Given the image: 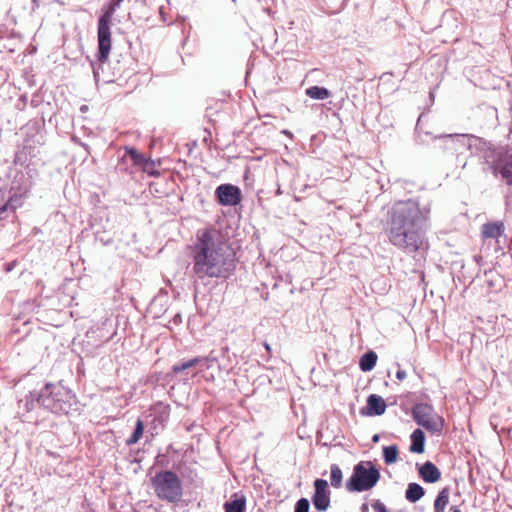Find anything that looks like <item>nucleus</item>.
Here are the masks:
<instances>
[{"instance_id":"obj_33","label":"nucleus","mask_w":512,"mask_h":512,"mask_svg":"<svg viewBox=\"0 0 512 512\" xmlns=\"http://www.w3.org/2000/svg\"><path fill=\"white\" fill-rule=\"evenodd\" d=\"M379 435L378 434H375L373 437H372V441L373 442H378L379 441Z\"/></svg>"},{"instance_id":"obj_11","label":"nucleus","mask_w":512,"mask_h":512,"mask_svg":"<svg viewBox=\"0 0 512 512\" xmlns=\"http://www.w3.org/2000/svg\"><path fill=\"white\" fill-rule=\"evenodd\" d=\"M386 407V403L381 396L371 394L368 396L367 405L361 410V414L367 416H380L385 413Z\"/></svg>"},{"instance_id":"obj_5","label":"nucleus","mask_w":512,"mask_h":512,"mask_svg":"<svg viewBox=\"0 0 512 512\" xmlns=\"http://www.w3.org/2000/svg\"><path fill=\"white\" fill-rule=\"evenodd\" d=\"M151 485L158 498L169 503L180 501L183 495L182 482L176 473L164 470L156 473Z\"/></svg>"},{"instance_id":"obj_19","label":"nucleus","mask_w":512,"mask_h":512,"mask_svg":"<svg viewBox=\"0 0 512 512\" xmlns=\"http://www.w3.org/2000/svg\"><path fill=\"white\" fill-rule=\"evenodd\" d=\"M235 498L224 504L225 512H244L246 507V499L244 496L238 497L236 494Z\"/></svg>"},{"instance_id":"obj_27","label":"nucleus","mask_w":512,"mask_h":512,"mask_svg":"<svg viewBox=\"0 0 512 512\" xmlns=\"http://www.w3.org/2000/svg\"><path fill=\"white\" fill-rule=\"evenodd\" d=\"M310 502L307 498H300L294 507V512H309Z\"/></svg>"},{"instance_id":"obj_24","label":"nucleus","mask_w":512,"mask_h":512,"mask_svg":"<svg viewBox=\"0 0 512 512\" xmlns=\"http://www.w3.org/2000/svg\"><path fill=\"white\" fill-rule=\"evenodd\" d=\"M143 432H144L143 421L138 419L132 435L126 440V444L129 446L136 444L142 437Z\"/></svg>"},{"instance_id":"obj_36","label":"nucleus","mask_w":512,"mask_h":512,"mask_svg":"<svg viewBox=\"0 0 512 512\" xmlns=\"http://www.w3.org/2000/svg\"><path fill=\"white\" fill-rule=\"evenodd\" d=\"M81 145L85 148V150H86L87 152H89V147H88V145H87V144H85V143H81Z\"/></svg>"},{"instance_id":"obj_1","label":"nucleus","mask_w":512,"mask_h":512,"mask_svg":"<svg viewBox=\"0 0 512 512\" xmlns=\"http://www.w3.org/2000/svg\"><path fill=\"white\" fill-rule=\"evenodd\" d=\"M430 207L420 208L414 200L399 201L387 213L384 226L389 242L405 253L421 256L429 248L426 238Z\"/></svg>"},{"instance_id":"obj_16","label":"nucleus","mask_w":512,"mask_h":512,"mask_svg":"<svg viewBox=\"0 0 512 512\" xmlns=\"http://www.w3.org/2000/svg\"><path fill=\"white\" fill-rule=\"evenodd\" d=\"M208 363V359L204 357H195L193 359L183 361L179 364H175L172 367L173 373H180L182 371H185L189 368L195 367L197 365H206Z\"/></svg>"},{"instance_id":"obj_13","label":"nucleus","mask_w":512,"mask_h":512,"mask_svg":"<svg viewBox=\"0 0 512 512\" xmlns=\"http://www.w3.org/2000/svg\"><path fill=\"white\" fill-rule=\"evenodd\" d=\"M5 194L6 190L0 189V222L16 210V205L13 204V201H19L18 195L13 194L5 202Z\"/></svg>"},{"instance_id":"obj_37","label":"nucleus","mask_w":512,"mask_h":512,"mask_svg":"<svg viewBox=\"0 0 512 512\" xmlns=\"http://www.w3.org/2000/svg\"><path fill=\"white\" fill-rule=\"evenodd\" d=\"M93 74H94L95 78L98 77V71L95 68H93Z\"/></svg>"},{"instance_id":"obj_7","label":"nucleus","mask_w":512,"mask_h":512,"mask_svg":"<svg viewBox=\"0 0 512 512\" xmlns=\"http://www.w3.org/2000/svg\"><path fill=\"white\" fill-rule=\"evenodd\" d=\"M412 418L426 430L439 433L443 428V419L437 416L433 407L427 403L415 404L412 408Z\"/></svg>"},{"instance_id":"obj_4","label":"nucleus","mask_w":512,"mask_h":512,"mask_svg":"<svg viewBox=\"0 0 512 512\" xmlns=\"http://www.w3.org/2000/svg\"><path fill=\"white\" fill-rule=\"evenodd\" d=\"M37 403L53 413L68 414L75 404V396L60 383H47L37 394Z\"/></svg>"},{"instance_id":"obj_23","label":"nucleus","mask_w":512,"mask_h":512,"mask_svg":"<svg viewBox=\"0 0 512 512\" xmlns=\"http://www.w3.org/2000/svg\"><path fill=\"white\" fill-rule=\"evenodd\" d=\"M330 481L332 487L338 489L342 486L343 473L341 468L337 464L330 466Z\"/></svg>"},{"instance_id":"obj_32","label":"nucleus","mask_w":512,"mask_h":512,"mask_svg":"<svg viewBox=\"0 0 512 512\" xmlns=\"http://www.w3.org/2000/svg\"><path fill=\"white\" fill-rule=\"evenodd\" d=\"M18 198H19V201H13V204L16 205V208L21 205V197L18 196Z\"/></svg>"},{"instance_id":"obj_25","label":"nucleus","mask_w":512,"mask_h":512,"mask_svg":"<svg viewBox=\"0 0 512 512\" xmlns=\"http://www.w3.org/2000/svg\"><path fill=\"white\" fill-rule=\"evenodd\" d=\"M398 448L396 445L385 446L383 448V458L386 464L390 465L397 461Z\"/></svg>"},{"instance_id":"obj_35","label":"nucleus","mask_w":512,"mask_h":512,"mask_svg":"<svg viewBox=\"0 0 512 512\" xmlns=\"http://www.w3.org/2000/svg\"><path fill=\"white\" fill-rule=\"evenodd\" d=\"M264 347L265 349L270 352L271 348H270V345L268 343H264Z\"/></svg>"},{"instance_id":"obj_21","label":"nucleus","mask_w":512,"mask_h":512,"mask_svg":"<svg viewBox=\"0 0 512 512\" xmlns=\"http://www.w3.org/2000/svg\"><path fill=\"white\" fill-rule=\"evenodd\" d=\"M39 392H30L24 399L19 401V408L23 409L27 412H30L35 409L36 406H39L37 403V394Z\"/></svg>"},{"instance_id":"obj_6","label":"nucleus","mask_w":512,"mask_h":512,"mask_svg":"<svg viewBox=\"0 0 512 512\" xmlns=\"http://www.w3.org/2000/svg\"><path fill=\"white\" fill-rule=\"evenodd\" d=\"M379 469L371 461H361L353 468V473L346 482L349 492H364L376 486L380 479Z\"/></svg>"},{"instance_id":"obj_15","label":"nucleus","mask_w":512,"mask_h":512,"mask_svg":"<svg viewBox=\"0 0 512 512\" xmlns=\"http://www.w3.org/2000/svg\"><path fill=\"white\" fill-rule=\"evenodd\" d=\"M425 435L421 429H416L411 434L410 451L414 453L424 452Z\"/></svg>"},{"instance_id":"obj_26","label":"nucleus","mask_w":512,"mask_h":512,"mask_svg":"<svg viewBox=\"0 0 512 512\" xmlns=\"http://www.w3.org/2000/svg\"><path fill=\"white\" fill-rule=\"evenodd\" d=\"M123 1L124 0H111L110 3L105 8L103 15L100 18H104V19L112 21L114 13L116 12L117 8L120 7V5Z\"/></svg>"},{"instance_id":"obj_38","label":"nucleus","mask_w":512,"mask_h":512,"mask_svg":"<svg viewBox=\"0 0 512 512\" xmlns=\"http://www.w3.org/2000/svg\"><path fill=\"white\" fill-rule=\"evenodd\" d=\"M283 133H284L285 135H289V136L291 135V132H289V131H287V130L283 131Z\"/></svg>"},{"instance_id":"obj_22","label":"nucleus","mask_w":512,"mask_h":512,"mask_svg":"<svg viewBox=\"0 0 512 512\" xmlns=\"http://www.w3.org/2000/svg\"><path fill=\"white\" fill-rule=\"evenodd\" d=\"M306 94L316 100H325L330 97V91L324 87L311 86L306 89Z\"/></svg>"},{"instance_id":"obj_34","label":"nucleus","mask_w":512,"mask_h":512,"mask_svg":"<svg viewBox=\"0 0 512 512\" xmlns=\"http://www.w3.org/2000/svg\"><path fill=\"white\" fill-rule=\"evenodd\" d=\"M451 512H461L460 509L456 506L451 507Z\"/></svg>"},{"instance_id":"obj_18","label":"nucleus","mask_w":512,"mask_h":512,"mask_svg":"<svg viewBox=\"0 0 512 512\" xmlns=\"http://www.w3.org/2000/svg\"><path fill=\"white\" fill-rule=\"evenodd\" d=\"M376 362L377 354L374 351H368L361 356L359 366L363 372H368L375 367Z\"/></svg>"},{"instance_id":"obj_14","label":"nucleus","mask_w":512,"mask_h":512,"mask_svg":"<svg viewBox=\"0 0 512 512\" xmlns=\"http://www.w3.org/2000/svg\"><path fill=\"white\" fill-rule=\"evenodd\" d=\"M504 230H505V226L502 221L485 223L482 226V237L496 239L503 234Z\"/></svg>"},{"instance_id":"obj_30","label":"nucleus","mask_w":512,"mask_h":512,"mask_svg":"<svg viewBox=\"0 0 512 512\" xmlns=\"http://www.w3.org/2000/svg\"><path fill=\"white\" fill-rule=\"evenodd\" d=\"M406 372L404 370H398L396 372V378L400 381L404 380L406 378Z\"/></svg>"},{"instance_id":"obj_8","label":"nucleus","mask_w":512,"mask_h":512,"mask_svg":"<svg viewBox=\"0 0 512 512\" xmlns=\"http://www.w3.org/2000/svg\"><path fill=\"white\" fill-rule=\"evenodd\" d=\"M111 20L99 18L98 20V60L107 61L111 49Z\"/></svg>"},{"instance_id":"obj_3","label":"nucleus","mask_w":512,"mask_h":512,"mask_svg":"<svg viewBox=\"0 0 512 512\" xmlns=\"http://www.w3.org/2000/svg\"><path fill=\"white\" fill-rule=\"evenodd\" d=\"M444 148L459 154L462 149L469 150L483 159L485 171H491L494 176L501 175L502 179L512 185V155L503 148H494L483 139L468 134H448L442 137Z\"/></svg>"},{"instance_id":"obj_17","label":"nucleus","mask_w":512,"mask_h":512,"mask_svg":"<svg viewBox=\"0 0 512 512\" xmlns=\"http://www.w3.org/2000/svg\"><path fill=\"white\" fill-rule=\"evenodd\" d=\"M425 494V491L418 483H410L405 492V497L409 502L415 503L420 500Z\"/></svg>"},{"instance_id":"obj_10","label":"nucleus","mask_w":512,"mask_h":512,"mask_svg":"<svg viewBox=\"0 0 512 512\" xmlns=\"http://www.w3.org/2000/svg\"><path fill=\"white\" fill-rule=\"evenodd\" d=\"M217 201L223 206H236L241 202V190L232 184H221L215 190Z\"/></svg>"},{"instance_id":"obj_29","label":"nucleus","mask_w":512,"mask_h":512,"mask_svg":"<svg viewBox=\"0 0 512 512\" xmlns=\"http://www.w3.org/2000/svg\"><path fill=\"white\" fill-rule=\"evenodd\" d=\"M374 512H389L386 506L380 501L375 500L372 504Z\"/></svg>"},{"instance_id":"obj_31","label":"nucleus","mask_w":512,"mask_h":512,"mask_svg":"<svg viewBox=\"0 0 512 512\" xmlns=\"http://www.w3.org/2000/svg\"><path fill=\"white\" fill-rule=\"evenodd\" d=\"M361 511H362V512H366V511H368V504L363 503V504H362V506H361Z\"/></svg>"},{"instance_id":"obj_12","label":"nucleus","mask_w":512,"mask_h":512,"mask_svg":"<svg viewBox=\"0 0 512 512\" xmlns=\"http://www.w3.org/2000/svg\"><path fill=\"white\" fill-rule=\"evenodd\" d=\"M418 472L420 477L427 483H435L441 478L440 470L430 461L420 466Z\"/></svg>"},{"instance_id":"obj_20","label":"nucleus","mask_w":512,"mask_h":512,"mask_svg":"<svg viewBox=\"0 0 512 512\" xmlns=\"http://www.w3.org/2000/svg\"><path fill=\"white\" fill-rule=\"evenodd\" d=\"M449 503V488L444 487L437 495L434 501V510L444 512Z\"/></svg>"},{"instance_id":"obj_9","label":"nucleus","mask_w":512,"mask_h":512,"mask_svg":"<svg viewBox=\"0 0 512 512\" xmlns=\"http://www.w3.org/2000/svg\"><path fill=\"white\" fill-rule=\"evenodd\" d=\"M314 493L312 503L318 512H325L330 507L331 491L328 482L325 479H316L313 483Z\"/></svg>"},{"instance_id":"obj_39","label":"nucleus","mask_w":512,"mask_h":512,"mask_svg":"<svg viewBox=\"0 0 512 512\" xmlns=\"http://www.w3.org/2000/svg\"><path fill=\"white\" fill-rule=\"evenodd\" d=\"M39 1H40V0H33V3H34V4H36V5L38 6V2H39Z\"/></svg>"},{"instance_id":"obj_28","label":"nucleus","mask_w":512,"mask_h":512,"mask_svg":"<svg viewBox=\"0 0 512 512\" xmlns=\"http://www.w3.org/2000/svg\"><path fill=\"white\" fill-rule=\"evenodd\" d=\"M127 154L135 164L141 165L144 162V157L134 148L128 149Z\"/></svg>"},{"instance_id":"obj_2","label":"nucleus","mask_w":512,"mask_h":512,"mask_svg":"<svg viewBox=\"0 0 512 512\" xmlns=\"http://www.w3.org/2000/svg\"><path fill=\"white\" fill-rule=\"evenodd\" d=\"M235 269V260L224 244L209 231L198 235L193 249L192 272L196 281L228 278Z\"/></svg>"}]
</instances>
